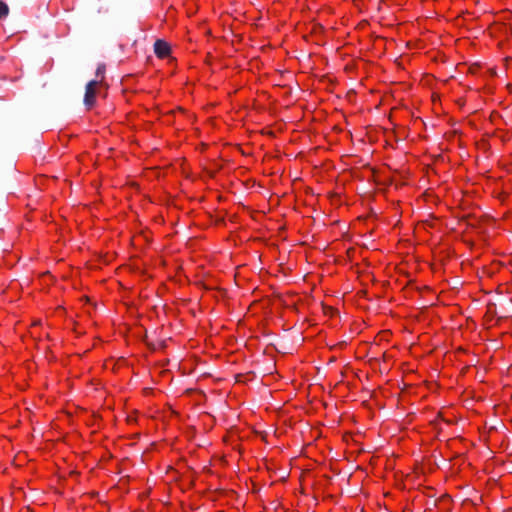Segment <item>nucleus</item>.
<instances>
[{
    "label": "nucleus",
    "instance_id": "obj_1",
    "mask_svg": "<svg viewBox=\"0 0 512 512\" xmlns=\"http://www.w3.org/2000/svg\"><path fill=\"white\" fill-rule=\"evenodd\" d=\"M100 85V81L92 80L86 86L84 102L88 107H92L96 101L97 89Z\"/></svg>",
    "mask_w": 512,
    "mask_h": 512
},
{
    "label": "nucleus",
    "instance_id": "obj_2",
    "mask_svg": "<svg viewBox=\"0 0 512 512\" xmlns=\"http://www.w3.org/2000/svg\"><path fill=\"white\" fill-rule=\"evenodd\" d=\"M154 52L158 58L166 59L170 56L171 47L166 41L158 39L154 43Z\"/></svg>",
    "mask_w": 512,
    "mask_h": 512
},
{
    "label": "nucleus",
    "instance_id": "obj_3",
    "mask_svg": "<svg viewBox=\"0 0 512 512\" xmlns=\"http://www.w3.org/2000/svg\"><path fill=\"white\" fill-rule=\"evenodd\" d=\"M9 14V7L8 5L0 0V19H3L7 17Z\"/></svg>",
    "mask_w": 512,
    "mask_h": 512
},
{
    "label": "nucleus",
    "instance_id": "obj_4",
    "mask_svg": "<svg viewBox=\"0 0 512 512\" xmlns=\"http://www.w3.org/2000/svg\"><path fill=\"white\" fill-rule=\"evenodd\" d=\"M100 73H102V70H100V68H99L97 71V74H100Z\"/></svg>",
    "mask_w": 512,
    "mask_h": 512
}]
</instances>
